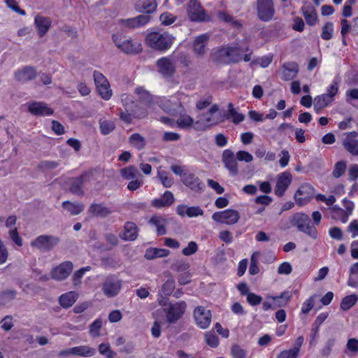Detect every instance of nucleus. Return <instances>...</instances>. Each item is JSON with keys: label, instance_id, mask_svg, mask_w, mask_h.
<instances>
[{"label": "nucleus", "instance_id": "nucleus-26", "mask_svg": "<svg viewBox=\"0 0 358 358\" xmlns=\"http://www.w3.org/2000/svg\"><path fill=\"white\" fill-rule=\"evenodd\" d=\"M51 20L48 17L37 15L34 20V24L40 37L43 36L51 27Z\"/></svg>", "mask_w": 358, "mask_h": 358}, {"label": "nucleus", "instance_id": "nucleus-48", "mask_svg": "<svg viewBox=\"0 0 358 358\" xmlns=\"http://www.w3.org/2000/svg\"><path fill=\"white\" fill-rule=\"evenodd\" d=\"M100 130L103 135L108 134L115 129V124L113 121L101 120L99 122Z\"/></svg>", "mask_w": 358, "mask_h": 358}, {"label": "nucleus", "instance_id": "nucleus-2", "mask_svg": "<svg viewBox=\"0 0 358 358\" xmlns=\"http://www.w3.org/2000/svg\"><path fill=\"white\" fill-rule=\"evenodd\" d=\"M174 39L175 38L168 33L152 32L147 35L145 43L153 49L164 51L171 48Z\"/></svg>", "mask_w": 358, "mask_h": 358}, {"label": "nucleus", "instance_id": "nucleus-41", "mask_svg": "<svg viewBox=\"0 0 358 358\" xmlns=\"http://www.w3.org/2000/svg\"><path fill=\"white\" fill-rule=\"evenodd\" d=\"M358 296L356 294H350L345 298L341 302L340 307L343 310H348L351 308L357 301Z\"/></svg>", "mask_w": 358, "mask_h": 358}, {"label": "nucleus", "instance_id": "nucleus-25", "mask_svg": "<svg viewBox=\"0 0 358 358\" xmlns=\"http://www.w3.org/2000/svg\"><path fill=\"white\" fill-rule=\"evenodd\" d=\"M282 78L285 80H290L295 78L299 72L298 64L295 62H287L282 66Z\"/></svg>", "mask_w": 358, "mask_h": 358}, {"label": "nucleus", "instance_id": "nucleus-8", "mask_svg": "<svg viewBox=\"0 0 358 358\" xmlns=\"http://www.w3.org/2000/svg\"><path fill=\"white\" fill-rule=\"evenodd\" d=\"M212 218L216 222L231 225L238 222L240 214L236 210L227 209L213 213Z\"/></svg>", "mask_w": 358, "mask_h": 358}, {"label": "nucleus", "instance_id": "nucleus-4", "mask_svg": "<svg viewBox=\"0 0 358 358\" xmlns=\"http://www.w3.org/2000/svg\"><path fill=\"white\" fill-rule=\"evenodd\" d=\"M113 41L118 49L126 53L135 54L142 50V45L139 41L120 34L113 36Z\"/></svg>", "mask_w": 358, "mask_h": 358}, {"label": "nucleus", "instance_id": "nucleus-21", "mask_svg": "<svg viewBox=\"0 0 358 358\" xmlns=\"http://www.w3.org/2000/svg\"><path fill=\"white\" fill-rule=\"evenodd\" d=\"M157 66L159 72L164 76H171L176 69V66L172 60L169 57H162L157 60Z\"/></svg>", "mask_w": 358, "mask_h": 358}, {"label": "nucleus", "instance_id": "nucleus-44", "mask_svg": "<svg viewBox=\"0 0 358 358\" xmlns=\"http://www.w3.org/2000/svg\"><path fill=\"white\" fill-rule=\"evenodd\" d=\"M62 205L63 207L72 215H78L83 210V206L80 203H73L65 201Z\"/></svg>", "mask_w": 358, "mask_h": 358}, {"label": "nucleus", "instance_id": "nucleus-45", "mask_svg": "<svg viewBox=\"0 0 358 358\" xmlns=\"http://www.w3.org/2000/svg\"><path fill=\"white\" fill-rule=\"evenodd\" d=\"M346 350L350 356L357 355L358 353V339L354 338L348 339L346 343Z\"/></svg>", "mask_w": 358, "mask_h": 358}, {"label": "nucleus", "instance_id": "nucleus-50", "mask_svg": "<svg viewBox=\"0 0 358 358\" xmlns=\"http://www.w3.org/2000/svg\"><path fill=\"white\" fill-rule=\"evenodd\" d=\"M157 176L161 181L162 184L165 187H170L173 183V180L171 177H170L168 173L165 171H161L159 169L157 171Z\"/></svg>", "mask_w": 358, "mask_h": 358}, {"label": "nucleus", "instance_id": "nucleus-64", "mask_svg": "<svg viewBox=\"0 0 358 358\" xmlns=\"http://www.w3.org/2000/svg\"><path fill=\"white\" fill-rule=\"evenodd\" d=\"M143 179L141 178H136L134 179L131 180V181L127 185V189L129 191H135L139 189L143 185Z\"/></svg>", "mask_w": 358, "mask_h": 358}, {"label": "nucleus", "instance_id": "nucleus-39", "mask_svg": "<svg viewBox=\"0 0 358 358\" xmlns=\"http://www.w3.org/2000/svg\"><path fill=\"white\" fill-rule=\"evenodd\" d=\"M331 101L325 94L318 95L315 98V110L318 113L320 110L330 105Z\"/></svg>", "mask_w": 358, "mask_h": 358}, {"label": "nucleus", "instance_id": "nucleus-19", "mask_svg": "<svg viewBox=\"0 0 358 358\" xmlns=\"http://www.w3.org/2000/svg\"><path fill=\"white\" fill-rule=\"evenodd\" d=\"M343 145L344 148L352 155H358V140L357 139V133L355 131L349 132L345 134Z\"/></svg>", "mask_w": 358, "mask_h": 358}, {"label": "nucleus", "instance_id": "nucleus-59", "mask_svg": "<svg viewBox=\"0 0 358 358\" xmlns=\"http://www.w3.org/2000/svg\"><path fill=\"white\" fill-rule=\"evenodd\" d=\"M201 124L206 126V129L210 126L216 124L221 122V120L216 118L214 115L209 114V116L205 117L203 119L199 120Z\"/></svg>", "mask_w": 358, "mask_h": 358}, {"label": "nucleus", "instance_id": "nucleus-17", "mask_svg": "<svg viewBox=\"0 0 358 358\" xmlns=\"http://www.w3.org/2000/svg\"><path fill=\"white\" fill-rule=\"evenodd\" d=\"M209 36L207 34H201L195 37L192 42V50L198 57H202L206 52Z\"/></svg>", "mask_w": 358, "mask_h": 358}, {"label": "nucleus", "instance_id": "nucleus-52", "mask_svg": "<svg viewBox=\"0 0 358 358\" xmlns=\"http://www.w3.org/2000/svg\"><path fill=\"white\" fill-rule=\"evenodd\" d=\"M120 173L123 178H124L125 180H131L132 179L136 178L138 171L134 167L129 166L122 169Z\"/></svg>", "mask_w": 358, "mask_h": 358}, {"label": "nucleus", "instance_id": "nucleus-7", "mask_svg": "<svg viewBox=\"0 0 358 358\" xmlns=\"http://www.w3.org/2000/svg\"><path fill=\"white\" fill-rule=\"evenodd\" d=\"M187 308L185 301H179L176 303L169 304L165 309L166 320L170 323H174L180 320Z\"/></svg>", "mask_w": 358, "mask_h": 358}, {"label": "nucleus", "instance_id": "nucleus-51", "mask_svg": "<svg viewBox=\"0 0 358 358\" xmlns=\"http://www.w3.org/2000/svg\"><path fill=\"white\" fill-rule=\"evenodd\" d=\"M129 141L132 146L138 149H141L145 146V140L138 134L131 135L129 138Z\"/></svg>", "mask_w": 358, "mask_h": 358}, {"label": "nucleus", "instance_id": "nucleus-63", "mask_svg": "<svg viewBox=\"0 0 358 358\" xmlns=\"http://www.w3.org/2000/svg\"><path fill=\"white\" fill-rule=\"evenodd\" d=\"M198 250V245L196 242L190 241L187 246L183 248L182 252L185 256H189L194 254Z\"/></svg>", "mask_w": 358, "mask_h": 358}, {"label": "nucleus", "instance_id": "nucleus-37", "mask_svg": "<svg viewBox=\"0 0 358 358\" xmlns=\"http://www.w3.org/2000/svg\"><path fill=\"white\" fill-rule=\"evenodd\" d=\"M150 222L157 227L158 235H164L166 233L165 225L166 220L161 216H153L150 218Z\"/></svg>", "mask_w": 358, "mask_h": 358}, {"label": "nucleus", "instance_id": "nucleus-40", "mask_svg": "<svg viewBox=\"0 0 358 358\" xmlns=\"http://www.w3.org/2000/svg\"><path fill=\"white\" fill-rule=\"evenodd\" d=\"M175 288V280L170 275H167V279L162 286L161 294L163 296H169L172 294Z\"/></svg>", "mask_w": 358, "mask_h": 358}, {"label": "nucleus", "instance_id": "nucleus-34", "mask_svg": "<svg viewBox=\"0 0 358 358\" xmlns=\"http://www.w3.org/2000/svg\"><path fill=\"white\" fill-rule=\"evenodd\" d=\"M182 181L185 185L189 187L192 189L198 190L201 189V182L192 174H183Z\"/></svg>", "mask_w": 358, "mask_h": 358}, {"label": "nucleus", "instance_id": "nucleus-12", "mask_svg": "<svg viewBox=\"0 0 358 358\" xmlns=\"http://www.w3.org/2000/svg\"><path fill=\"white\" fill-rule=\"evenodd\" d=\"M121 288V280L114 278H108L102 285L103 294L109 298L117 296L120 293Z\"/></svg>", "mask_w": 358, "mask_h": 358}, {"label": "nucleus", "instance_id": "nucleus-35", "mask_svg": "<svg viewBox=\"0 0 358 358\" xmlns=\"http://www.w3.org/2000/svg\"><path fill=\"white\" fill-rule=\"evenodd\" d=\"M110 209L102 205L94 203L89 208V213L93 216L105 217L110 213Z\"/></svg>", "mask_w": 358, "mask_h": 358}, {"label": "nucleus", "instance_id": "nucleus-43", "mask_svg": "<svg viewBox=\"0 0 358 358\" xmlns=\"http://www.w3.org/2000/svg\"><path fill=\"white\" fill-rule=\"evenodd\" d=\"M228 113L232 121L235 124H238L243 122L245 119L243 114L238 112L233 106L232 103H229L228 106Z\"/></svg>", "mask_w": 358, "mask_h": 358}, {"label": "nucleus", "instance_id": "nucleus-62", "mask_svg": "<svg viewBox=\"0 0 358 358\" xmlns=\"http://www.w3.org/2000/svg\"><path fill=\"white\" fill-rule=\"evenodd\" d=\"M236 159L240 162H245L249 163L253 160V156L247 151H238L236 153Z\"/></svg>", "mask_w": 358, "mask_h": 358}, {"label": "nucleus", "instance_id": "nucleus-9", "mask_svg": "<svg viewBox=\"0 0 358 358\" xmlns=\"http://www.w3.org/2000/svg\"><path fill=\"white\" fill-rule=\"evenodd\" d=\"M94 80L100 96L105 100L110 99L113 92L106 78L102 73L96 71L94 73Z\"/></svg>", "mask_w": 358, "mask_h": 358}, {"label": "nucleus", "instance_id": "nucleus-24", "mask_svg": "<svg viewBox=\"0 0 358 358\" xmlns=\"http://www.w3.org/2000/svg\"><path fill=\"white\" fill-rule=\"evenodd\" d=\"M222 161L225 167L234 175L238 173V165L232 151L225 150L222 153Z\"/></svg>", "mask_w": 358, "mask_h": 358}, {"label": "nucleus", "instance_id": "nucleus-15", "mask_svg": "<svg viewBox=\"0 0 358 358\" xmlns=\"http://www.w3.org/2000/svg\"><path fill=\"white\" fill-rule=\"evenodd\" d=\"M292 181V176L289 172H283L277 176L275 193L282 196Z\"/></svg>", "mask_w": 358, "mask_h": 358}, {"label": "nucleus", "instance_id": "nucleus-30", "mask_svg": "<svg viewBox=\"0 0 358 358\" xmlns=\"http://www.w3.org/2000/svg\"><path fill=\"white\" fill-rule=\"evenodd\" d=\"M137 236L138 229L136 225L133 222H127L121 234L122 238L125 241H134Z\"/></svg>", "mask_w": 358, "mask_h": 358}, {"label": "nucleus", "instance_id": "nucleus-20", "mask_svg": "<svg viewBox=\"0 0 358 358\" xmlns=\"http://www.w3.org/2000/svg\"><path fill=\"white\" fill-rule=\"evenodd\" d=\"M176 213L181 217H196L203 215V210L199 206H187L178 205L176 207Z\"/></svg>", "mask_w": 358, "mask_h": 358}, {"label": "nucleus", "instance_id": "nucleus-14", "mask_svg": "<svg viewBox=\"0 0 358 358\" xmlns=\"http://www.w3.org/2000/svg\"><path fill=\"white\" fill-rule=\"evenodd\" d=\"M58 243V239L50 236H40L31 243V245L38 250H50Z\"/></svg>", "mask_w": 358, "mask_h": 358}, {"label": "nucleus", "instance_id": "nucleus-47", "mask_svg": "<svg viewBox=\"0 0 358 358\" xmlns=\"http://www.w3.org/2000/svg\"><path fill=\"white\" fill-rule=\"evenodd\" d=\"M157 105L166 112L174 111V106L171 103V96L169 98L162 97L158 99Z\"/></svg>", "mask_w": 358, "mask_h": 358}, {"label": "nucleus", "instance_id": "nucleus-36", "mask_svg": "<svg viewBox=\"0 0 358 358\" xmlns=\"http://www.w3.org/2000/svg\"><path fill=\"white\" fill-rule=\"evenodd\" d=\"M292 222L299 231H301L306 225H308L310 223V220L307 215L297 213L292 217Z\"/></svg>", "mask_w": 358, "mask_h": 358}, {"label": "nucleus", "instance_id": "nucleus-5", "mask_svg": "<svg viewBox=\"0 0 358 358\" xmlns=\"http://www.w3.org/2000/svg\"><path fill=\"white\" fill-rule=\"evenodd\" d=\"M344 209L335 206L331 208V213L333 218L341 221L343 223H345L349 217L352 214L355 205L353 202L348 199L345 198L342 201Z\"/></svg>", "mask_w": 358, "mask_h": 358}, {"label": "nucleus", "instance_id": "nucleus-60", "mask_svg": "<svg viewBox=\"0 0 358 358\" xmlns=\"http://www.w3.org/2000/svg\"><path fill=\"white\" fill-rule=\"evenodd\" d=\"M292 271V266L290 263L284 262L278 267V273L279 275H289Z\"/></svg>", "mask_w": 358, "mask_h": 358}, {"label": "nucleus", "instance_id": "nucleus-31", "mask_svg": "<svg viewBox=\"0 0 358 358\" xmlns=\"http://www.w3.org/2000/svg\"><path fill=\"white\" fill-rule=\"evenodd\" d=\"M170 254L169 250L164 248H150L145 252V258L147 259H154L157 257H165Z\"/></svg>", "mask_w": 358, "mask_h": 358}, {"label": "nucleus", "instance_id": "nucleus-58", "mask_svg": "<svg viewBox=\"0 0 358 358\" xmlns=\"http://www.w3.org/2000/svg\"><path fill=\"white\" fill-rule=\"evenodd\" d=\"M206 343L211 348H216L219 345V339L214 334L208 332L205 334Z\"/></svg>", "mask_w": 358, "mask_h": 358}, {"label": "nucleus", "instance_id": "nucleus-16", "mask_svg": "<svg viewBox=\"0 0 358 358\" xmlns=\"http://www.w3.org/2000/svg\"><path fill=\"white\" fill-rule=\"evenodd\" d=\"M73 270V264L70 262H65L55 267L51 271L52 278L56 280H62L66 278Z\"/></svg>", "mask_w": 358, "mask_h": 358}, {"label": "nucleus", "instance_id": "nucleus-6", "mask_svg": "<svg viewBox=\"0 0 358 358\" xmlns=\"http://www.w3.org/2000/svg\"><path fill=\"white\" fill-rule=\"evenodd\" d=\"M193 317L198 327L206 329L211 323L212 314L210 310L203 306H199L193 311Z\"/></svg>", "mask_w": 358, "mask_h": 358}, {"label": "nucleus", "instance_id": "nucleus-57", "mask_svg": "<svg viewBox=\"0 0 358 358\" xmlns=\"http://www.w3.org/2000/svg\"><path fill=\"white\" fill-rule=\"evenodd\" d=\"M99 352L102 355L108 358L113 357L115 353L110 349V346L107 343H101L99 345Z\"/></svg>", "mask_w": 358, "mask_h": 358}, {"label": "nucleus", "instance_id": "nucleus-42", "mask_svg": "<svg viewBox=\"0 0 358 358\" xmlns=\"http://www.w3.org/2000/svg\"><path fill=\"white\" fill-rule=\"evenodd\" d=\"M334 23L331 22H326L322 28V38L325 41H329L334 36Z\"/></svg>", "mask_w": 358, "mask_h": 358}, {"label": "nucleus", "instance_id": "nucleus-54", "mask_svg": "<svg viewBox=\"0 0 358 358\" xmlns=\"http://www.w3.org/2000/svg\"><path fill=\"white\" fill-rule=\"evenodd\" d=\"M347 164L346 162L344 161H339L336 163L334 171H333V176L335 178H339L341 176L344 174V173L346 171Z\"/></svg>", "mask_w": 358, "mask_h": 358}, {"label": "nucleus", "instance_id": "nucleus-3", "mask_svg": "<svg viewBox=\"0 0 358 358\" xmlns=\"http://www.w3.org/2000/svg\"><path fill=\"white\" fill-rule=\"evenodd\" d=\"M176 126L181 129H194L196 131H203L206 126L200 122L199 120H195L193 117L187 114L185 110H180L176 115Z\"/></svg>", "mask_w": 358, "mask_h": 358}, {"label": "nucleus", "instance_id": "nucleus-46", "mask_svg": "<svg viewBox=\"0 0 358 358\" xmlns=\"http://www.w3.org/2000/svg\"><path fill=\"white\" fill-rule=\"evenodd\" d=\"M273 55L269 54L263 57H259L257 59L252 60V65L259 64L262 68L268 67L273 61Z\"/></svg>", "mask_w": 358, "mask_h": 358}, {"label": "nucleus", "instance_id": "nucleus-38", "mask_svg": "<svg viewBox=\"0 0 358 358\" xmlns=\"http://www.w3.org/2000/svg\"><path fill=\"white\" fill-rule=\"evenodd\" d=\"M136 94L138 95V98L141 99L143 101L146 103L147 110L152 111L154 109H155V106H151L150 104V100H151V96L142 87H137L135 90Z\"/></svg>", "mask_w": 358, "mask_h": 358}, {"label": "nucleus", "instance_id": "nucleus-49", "mask_svg": "<svg viewBox=\"0 0 358 358\" xmlns=\"http://www.w3.org/2000/svg\"><path fill=\"white\" fill-rule=\"evenodd\" d=\"M339 82L333 80L331 85L327 87L325 94L331 100L334 101L335 96L338 93Z\"/></svg>", "mask_w": 358, "mask_h": 358}, {"label": "nucleus", "instance_id": "nucleus-27", "mask_svg": "<svg viewBox=\"0 0 358 358\" xmlns=\"http://www.w3.org/2000/svg\"><path fill=\"white\" fill-rule=\"evenodd\" d=\"M150 21V17L145 15H138L133 18L123 20V26L129 28H138L146 24Z\"/></svg>", "mask_w": 358, "mask_h": 358}, {"label": "nucleus", "instance_id": "nucleus-32", "mask_svg": "<svg viewBox=\"0 0 358 358\" xmlns=\"http://www.w3.org/2000/svg\"><path fill=\"white\" fill-rule=\"evenodd\" d=\"M78 298V294L75 292H69L60 296L59 301L63 308H69L74 304Z\"/></svg>", "mask_w": 358, "mask_h": 358}, {"label": "nucleus", "instance_id": "nucleus-56", "mask_svg": "<svg viewBox=\"0 0 358 358\" xmlns=\"http://www.w3.org/2000/svg\"><path fill=\"white\" fill-rule=\"evenodd\" d=\"M299 352L298 349L291 348L281 351L277 356V358H298Z\"/></svg>", "mask_w": 358, "mask_h": 358}, {"label": "nucleus", "instance_id": "nucleus-18", "mask_svg": "<svg viewBox=\"0 0 358 358\" xmlns=\"http://www.w3.org/2000/svg\"><path fill=\"white\" fill-rule=\"evenodd\" d=\"M171 103L174 106V111H180L191 104L192 98L185 93L178 92L171 96Z\"/></svg>", "mask_w": 358, "mask_h": 358}, {"label": "nucleus", "instance_id": "nucleus-33", "mask_svg": "<svg viewBox=\"0 0 358 358\" xmlns=\"http://www.w3.org/2000/svg\"><path fill=\"white\" fill-rule=\"evenodd\" d=\"M73 351L74 352V355L83 357H90L94 356L96 353V350L89 345H78L73 347Z\"/></svg>", "mask_w": 358, "mask_h": 358}, {"label": "nucleus", "instance_id": "nucleus-10", "mask_svg": "<svg viewBox=\"0 0 358 358\" xmlns=\"http://www.w3.org/2000/svg\"><path fill=\"white\" fill-rule=\"evenodd\" d=\"M257 15L264 21L272 19L274 15V6L272 0H257Z\"/></svg>", "mask_w": 358, "mask_h": 358}, {"label": "nucleus", "instance_id": "nucleus-29", "mask_svg": "<svg viewBox=\"0 0 358 358\" xmlns=\"http://www.w3.org/2000/svg\"><path fill=\"white\" fill-rule=\"evenodd\" d=\"M36 75V72L34 68L27 66L17 71L15 74V77L18 81L23 83L32 80L35 78Z\"/></svg>", "mask_w": 358, "mask_h": 358}, {"label": "nucleus", "instance_id": "nucleus-22", "mask_svg": "<svg viewBox=\"0 0 358 358\" xmlns=\"http://www.w3.org/2000/svg\"><path fill=\"white\" fill-rule=\"evenodd\" d=\"M28 110L34 115H50L53 110L43 102H33L28 105Z\"/></svg>", "mask_w": 358, "mask_h": 358}, {"label": "nucleus", "instance_id": "nucleus-61", "mask_svg": "<svg viewBox=\"0 0 358 358\" xmlns=\"http://www.w3.org/2000/svg\"><path fill=\"white\" fill-rule=\"evenodd\" d=\"M347 231L350 234L351 237L355 238L358 236V220H352L347 227Z\"/></svg>", "mask_w": 358, "mask_h": 358}, {"label": "nucleus", "instance_id": "nucleus-1", "mask_svg": "<svg viewBox=\"0 0 358 358\" xmlns=\"http://www.w3.org/2000/svg\"><path fill=\"white\" fill-rule=\"evenodd\" d=\"M244 50L248 51V45H226L214 50L210 55L212 60L217 64H229L241 61Z\"/></svg>", "mask_w": 358, "mask_h": 358}, {"label": "nucleus", "instance_id": "nucleus-13", "mask_svg": "<svg viewBox=\"0 0 358 358\" xmlns=\"http://www.w3.org/2000/svg\"><path fill=\"white\" fill-rule=\"evenodd\" d=\"M314 192V188L310 185L303 184L295 193V201L301 206L304 205L313 198Z\"/></svg>", "mask_w": 358, "mask_h": 358}, {"label": "nucleus", "instance_id": "nucleus-55", "mask_svg": "<svg viewBox=\"0 0 358 358\" xmlns=\"http://www.w3.org/2000/svg\"><path fill=\"white\" fill-rule=\"evenodd\" d=\"M259 256V253L258 252H254L252 256H251V259H250V268H249V273L251 274V275H255V274H257L259 273V267H258V265H257V259Z\"/></svg>", "mask_w": 358, "mask_h": 358}, {"label": "nucleus", "instance_id": "nucleus-11", "mask_svg": "<svg viewBox=\"0 0 358 358\" xmlns=\"http://www.w3.org/2000/svg\"><path fill=\"white\" fill-rule=\"evenodd\" d=\"M188 17L192 21H203L208 19L205 10L196 1H191L187 8Z\"/></svg>", "mask_w": 358, "mask_h": 358}, {"label": "nucleus", "instance_id": "nucleus-28", "mask_svg": "<svg viewBox=\"0 0 358 358\" xmlns=\"http://www.w3.org/2000/svg\"><path fill=\"white\" fill-rule=\"evenodd\" d=\"M306 23L315 26L318 22V16L315 8L310 5L303 6L301 8Z\"/></svg>", "mask_w": 358, "mask_h": 358}, {"label": "nucleus", "instance_id": "nucleus-23", "mask_svg": "<svg viewBox=\"0 0 358 358\" xmlns=\"http://www.w3.org/2000/svg\"><path fill=\"white\" fill-rule=\"evenodd\" d=\"M174 202L175 198L173 193L166 191L161 197L153 199L151 204L155 208H163L171 206Z\"/></svg>", "mask_w": 358, "mask_h": 358}, {"label": "nucleus", "instance_id": "nucleus-53", "mask_svg": "<svg viewBox=\"0 0 358 358\" xmlns=\"http://www.w3.org/2000/svg\"><path fill=\"white\" fill-rule=\"evenodd\" d=\"M102 320L100 318L95 320L90 327V334L93 337L100 336V329L102 327Z\"/></svg>", "mask_w": 358, "mask_h": 358}]
</instances>
